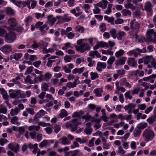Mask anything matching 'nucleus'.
<instances>
[{"mask_svg": "<svg viewBox=\"0 0 156 156\" xmlns=\"http://www.w3.org/2000/svg\"><path fill=\"white\" fill-rule=\"evenodd\" d=\"M8 146L9 148L12 151L17 153L19 151L20 149V145L18 144L15 145L13 143L9 144Z\"/></svg>", "mask_w": 156, "mask_h": 156, "instance_id": "nucleus-11", "label": "nucleus"}, {"mask_svg": "<svg viewBox=\"0 0 156 156\" xmlns=\"http://www.w3.org/2000/svg\"><path fill=\"white\" fill-rule=\"evenodd\" d=\"M0 50L5 53L8 54L12 51V47L9 45H5L2 47Z\"/></svg>", "mask_w": 156, "mask_h": 156, "instance_id": "nucleus-13", "label": "nucleus"}, {"mask_svg": "<svg viewBox=\"0 0 156 156\" xmlns=\"http://www.w3.org/2000/svg\"><path fill=\"white\" fill-rule=\"evenodd\" d=\"M37 4V2L35 0H32L31 5H30V8H29V9H34L36 6Z\"/></svg>", "mask_w": 156, "mask_h": 156, "instance_id": "nucleus-58", "label": "nucleus"}, {"mask_svg": "<svg viewBox=\"0 0 156 156\" xmlns=\"http://www.w3.org/2000/svg\"><path fill=\"white\" fill-rule=\"evenodd\" d=\"M9 141L6 139L4 138H1L0 139V144L3 146L5 144L8 143Z\"/></svg>", "mask_w": 156, "mask_h": 156, "instance_id": "nucleus-64", "label": "nucleus"}, {"mask_svg": "<svg viewBox=\"0 0 156 156\" xmlns=\"http://www.w3.org/2000/svg\"><path fill=\"white\" fill-rule=\"evenodd\" d=\"M59 141L60 143L64 145H70L71 141L66 136H64L59 139Z\"/></svg>", "mask_w": 156, "mask_h": 156, "instance_id": "nucleus-14", "label": "nucleus"}, {"mask_svg": "<svg viewBox=\"0 0 156 156\" xmlns=\"http://www.w3.org/2000/svg\"><path fill=\"white\" fill-rule=\"evenodd\" d=\"M141 130L136 127L134 130L133 134L135 137H139L141 134Z\"/></svg>", "mask_w": 156, "mask_h": 156, "instance_id": "nucleus-30", "label": "nucleus"}, {"mask_svg": "<svg viewBox=\"0 0 156 156\" xmlns=\"http://www.w3.org/2000/svg\"><path fill=\"white\" fill-rule=\"evenodd\" d=\"M20 90H13L11 89L9 90V96L12 98H19L20 94Z\"/></svg>", "mask_w": 156, "mask_h": 156, "instance_id": "nucleus-8", "label": "nucleus"}, {"mask_svg": "<svg viewBox=\"0 0 156 156\" xmlns=\"http://www.w3.org/2000/svg\"><path fill=\"white\" fill-rule=\"evenodd\" d=\"M77 85V84L73 82H69L67 83L66 86L69 88H73L76 87Z\"/></svg>", "mask_w": 156, "mask_h": 156, "instance_id": "nucleus-48", "label": "nucleus"}, {"mask_svg": "<svg viewBox=\"0 0 156 156\" xmlns=\"http://www.w3.org/2000/svg\"><path fill=\"white\" fill-rule=\"evenodd\" d=\"M124 6L125 8L127 9L130 8L132 10H134L136 9V7L130 3L128 2L127 3L125 4Z\"/></svg>", "mask_w": 156, "mask_h": 156, "instance_id": "nucleus-34", "label": "nucleus"}, {"mask_svg": "<svg viewBox=\"0 0 156 156\" xmlns=\"http://www.w3.org/2000/svg\"><path fill=\"white\" fill-rule=\"evenodd\" d=\"M122 15L125 16H131V12L129 9H124L121 11Z\"/></svg>", "mask_w": 156, "mask_h": 156, "instance_id": "nucleus-28", "label": "nucleus"}, {"mask_svg": "<svg viewBox=\"0 0 156 156\" xmlns=\"http://www.w3.org/2000/svg\"><path fill=\"white\" fill-rule=\"evenodd\" d=\"M89 56L91 57L92 58H94L95 55H96L98 58L101 57L100 54L97 51H90L89 53Z\"/></svg>", "mask_w": 156, "mask_h": 156, "instance_id": "nucleus-25", "label": "nucleus"}, {"mask_svg": "<svg viewBox=\"0 0 156 156\" xmlns=\"http://www.w3.org/2000/svg\"><path fill=\"white\" fill-rule=\"evenodd\" d=\"M23 55L22 53H15L13 54V58L16 61H18Z\"/></svg>", "mask_w": 156, "mask_h": 156, "instance_id": "nucleus-51", "label": "nucleus"}, {"mask_svg": "<svg viewBox=\"0 0 156 156\" xmlns=\"http://www.w3.org/2000/svg\"><path fill=\"white\" fill-rule=\"evenodd\" d=\"M71 43L69 42H67L64 44L65 46L62 47V49L65 51L67 50L68 49L70 48Z\"/></svg>", "mask_w": 156, "mask_h": 156, "instance_id": "nucleus-61", "label": "nucleus"}, {"mask_svg": "<svg viewBox=\"0 0 156 156\" xmlns=\"http://www.w3.org/2000/svg\"><path fill=\"white\" fill-rule=\"evenodd\" d=\"M6 13L8 15H14V12L13 10L10 8H7L6 9Z\"/></svg>", "mask_w": 156, "mask_h": 156, "instance_id": "nucleus-50", "label": "nucleus"}, {"mask_svg": "<svg viewBox=\"0 0 156 156\" xmlns=\"http://www.w3.org/2000/svg\"><path fill=\"white\" fill-rule=\"evenodd\" d=\"M70 12L74 14L76 17H78L80 15V19H83L85 17V15H81L82 12L80 11V7L78 6L70 11Z\"/></svg>", "mask_w": 156, "mask_h": 156, "instance_id": "nucleus-7", "label": "nucleus"}, {"mask_svg": "<svg viewBox=\"0 0 156 156\" xmlns=\"http://www.w3.org/2000/svg\"><path fill=\"white\" fill-rule=\"evenodd\" d=\"M84 114L83 111L81 110L79 112H75L73 114L72 117H79L82 115Z\"/></svg>", "mask_w": 156, "mask_h": 156, "instance_id": "nucleus-32", "label": "nucleus"}, {"mask_svg": "<svg viewBox=\"0 0 156 156\" xmlns=\"http://www.w3.org/2000/svg\"><path fill=\"white\" fill-rule=\"evenodd\" d=\"M75 48L77 51L83 53L87 50H89L90 47L88 44L84 43L80 45L76 46Z\"/></svg>", "mask_w": 156, "mask_h": 156, "instance_id": "nucleus-6", "label": "nucleus"}, {"mask_svg": "<svg viewBox=\"0 0 156 156\" xmlns=\"http://www.w3.org/2000/svg\"><path fill=\"white\" fill-rule=\"evenodd\" d=\"M34 69V67L32 66H30L28 67L26 70L25 74L27 75L30 74L33 71Z\"/></svg>", "mask_w": 156, "mask_h": 156, "instance_id": "nucleus-62", "label": "nucleus"}, {"mask_svg": "<svg viewBox=\"0 0 156 156\" xmlns=\"http://www.w3.org/2000/svg\"><path fill=\"white\" fill-rule=\"evenodd\" d=\"M125 53V51L124 50L120 49L116 52L115 53V56L116 58H118L122 56Z\"/></svg>", "mask_w": 156, "mask_h": 156, "instance_id": "nucleus-36", "label": "nucleus"}, {"mask_svg": "<svg viewBox=\"0 0 156 156\" xmlns=\"http://www.w3.org/2000/svg\"><path fill=\"white\" fill-rule=\"evenodd\" d=\"M19 118L17 116H14L11 119V123L14 124H16L17 125H20V123L18 122Z\"/></svg>", "mask_w": 156, "mask_h": 156, "instance_id": "nucleus-38", "label": "nucleus"}, {"mask_svg": "<svg viewBox=\"0 0 156 156\" xmlns=\"http://www.w3.org/2000/svg\"><path fill=\"white\" fill-rule=\"evenodd\" d=\"M56 21V19L55 18L53 17V15H50L48 17V22L50 24V26L53 25Z\"/></svg>", "mask_w": 156, "mask_h": 156, "instance_id": "nucleus-21", "label": "nucleus"}, {"mask_svg": "<svg viewBox=\"0 0 156 156\" xmlns=\"http://www.w3.org/2000/svg\"><path fill=\"white\" fill-rule=\"evenodd\" d=\"M126 35V33L123 31H119L117 34V38L119 40H121L122 37Z\"/></svg>", "mask_w": 156, "mask_h": 156, "instance_id": "nucleus-35", "label": "nucleus"}, {"mask_svg": "<svg viewBox=\"0 0 156 156\" xmlns=\"http://www.w3.org/2000/svg\"><path fill=\"white\" fill-rule=\"evenodd\" d=\"M147 126V124L146 123H141L139 124L137 126V128H139L140 129H143L145 128Z\"/></svg>", "mask_w": 156, "mask_h": 156, "instance_id": "nucleus-57", "label": "nucleus"}, {"mask_svg": "<svg viewBox=\"0 0 156 156\" xmlns=\"http://www.w3.org/2000/svg\"><path fill=\"white\" fill-rule=\"evenodd\" d=\"M110 33L114 39H115L117 37V34H116V30L114 28L112 29L110 31Z\"/></svg>", "mask_w": 156, "mask_h": 156, "instance_id": "nucleus-45", "label": "nucleus"}, {"mask_svg": "<svg viewBox=\"0 0 156 156\" xmlns=\"http://www.w3.org/2000/svg\"><path fill=\"white\" fill-rule=\"evenodd\" d=\"M7 34L5 30L4 29L0 28V36L1 37H4Z\"/></svg>", "mask_w": 156, "mask_h": 156, "instance_id": "nucleus-63", "label": "nucleus"}, {"mask_svg": "<svg viewBox=\"0 0 156 156\" xmlns=\"http://www.w3.org/2000/svg\"><path fill=\"white\" fill-rule=\"evenodd\" d=\"M31 78V77L29 75H28L24 79L25 82L27 84H34L36 83V81L34 79V80H32Z\"/></svg>", "mask_w": 156, "mask_h": 156, "instance_id": "nucleus-22", "label": "nucleus"}, {"mask_svg": "<svg viewBox=\"0 0 156 156\" xmlns=\"http://www.w3.org/2000/svg\"><path fill=\"white\" fill-rule=\"evenodd\" d=\"M7 108L5 105H0V113L5 114L7 112Z\"/></svg>", "mask_w": 156, "mask_h": 156, "instance_id": "nucleus-42", "label": "nucleus"}, {"mask_svg": "<svg viewBox=\"0 0 156 156\" xmlns=\"http://www.w3.org/2000/svg\"><path fill=\"white\" fill-rule=\"evenodd\" d=\"M91 5L88 4H85L83 5V8L87 13H89V10L90 9Z\"/></svg>", "mask_w": 156, "mask_h": 156, "instance_id": "nucleus-47", "label": "nucleus"}, {"mask_svg": "<svg viewBox=\"0 0 156 156\" xmlns=\"http://www.w3.org/2000/svg\"><path fill=\"white\" fill-rule=\"evenodd\" d=\"M35 17L37 19L40 18H44L45 13L43 12L42 14H41L39 12H36L35 13Z\"/></svg>", "mask_w": 156, "mask_h": 156, "instance_id": "nucleus-43", "label": "nucleus"}, {"mask_svg": "<svg viewBox=\"0 0 156 156\" xmlns=\"http://www.w3.org/2000/svg\"><path fill=\"white\" fill-rule=\"evenodd\" d=\"M49 144L48 141L47 140H44L41 142L39 144V147L40 148H42L46 147L47 145H49Z\"/></svg>", "mask_w": 156, "mask_h": 156, "instance_id": "nucleus-44", "label": "nucleus"}, {"mask_svg": "<svg viewBox=\"0 0 156 156\" xmlns=\"http://www.w3.org/2000/svg\"><path fill=\"white\" fill-rule=\"evenodd\" d=\"M83 119H86V120H90L92 122H93L94 120V117H91L89 115L88 113H87L86 115H83L82 117Z\"/></svg>", "mask_w": 156, "mask_h": 156, "instance_id": "nucleus-31", "label": "nucleus"}, {"mask_svg": "<svg viewBox=\"0 0 156 156\" xmlns=\"http://www.w3.org/2000/svg\"><path fill=\"white\" fill-rule=\"evenodd\" d=\"M72 123H66V126L67 128H69L72 132H73L77 129V126L79 125H81V122L76 119L72 120Z\"/></svg>", "mask_w": 156, "mask_h": 156, "instance_id": "nucleus-4", "label": "nucleus"}, {"mask_svg": "<svg viewBox=\"0 0 156 156\" xmlns=\"http://www.w3.org/2000/svg\"><path fill=\"white\" fill-rule=\"evenodd\" d=\"M91 76V80H94L99 77L98 74L97 73L91 72L90 74Z\"/></svg>", "mask_w": 156, "mask_h": 156, "instance_id": "nucleus-39", "label": "nucleus"}, {"mask_svg": "<svg viewBox=\"0 0 156 156\" xmlns=\"http://www.w3.org/2000/svg\"><path fill=\"white\" fill-rule=\"evenodd\" d=\"M156 120V115L154 114V115H152L148 118L147 119V121L149 123V124H151L153 122H154Z\"/></svg>", "mask_w": 156, "mask_h": 156, "instance_id": "nucleus-40", "label": "nucleus"}, {"mask_svg": "<svg viewBox=\"0 0 156 156\" xmlns=\"http://www.w3.org/2000/svg\"><path fill=\"white\" fill-rule=\"evenodd\" d=\"M94 8L93 9V12L94 14L99 13L101 11V9L98 8V6L97 4L94 5Z\"/></svg>", "mask_w": 156, "mask_h": 156, "instance_id": "nucleus-52", "label": "nucleus"}, {"mask_svg": "<svg viewBox=\"0 0 156 156\" xmlns=\"http://www.w3.org/2000/svg\"><path fill=\"white\" fill-rule=\"evenodd\" d=\"M33 18L30 16H28L26 17L24 20L26 25H28L29 23H30L32 20Z\"/></svg>", "mask_w": 156, "mask_h": 156, "instance_id": "nucleus-49", "label": "nucleus"}, {"mask_svg": "<svg viewBox=\"0 0 156 156\" xmlns=\"http://www.w3.org/2000/svg\"><path fill=\"white\" fill-rule=\"evenodd\" d=\"M16 38L15 33L13 32H10L5 35V41L8 43H10L14 42Z\"/></svg>", "mask_w": 156, "mask_h": 156, "instance_id": "nucleus-5", "label": "nucleus"}, {"mask_svg": "<svg viewBox=\"0 0 156 156\" xmlns=\"http://www.w3.org/2000/svg\"><path fill=\"white\" fill-rule=\"evenodd\" d=\"M154 33V30L153 29H149L147 31V39L149 37H151V35L153 34Z\"/></svg>", "mask_w": 156, "mask_h": 156, "instance_id": "nucleus-56", "label": "nucleus"}, {"mask_svg": "<svg viewBox=\"0 0 156 156\" xmlns=\"http://www.w3.org/2000/svg\"><path fill=\"white\" fill-rule=\"evenodd\" d=\"M128 65L133 67H135L137 66L136 61L135 59L133 58H129L127 61Z\"/></svg>", "mask_w": 156, "mask_h": 156, "instance_id": "nucleus-18", "label": "nucleus"}, {"mask_svg": "<svg viewBox=\"0 0 156 156\" xmlns=\"http://www.w3.org/2000/svg\"><path fill=\"white\" fill-rule=\"evenodd\" d=\"M14 4L17 5L18 4H22L23 7L27 6L28 8L29 9L30 8V2L28 0H27L25 2H22L21 1H16L15 0H10Z\"/></svg>", "mask_w": 156, "mask_h": 156, "instance_id": "nucleus-10", "label": "nucleus"}, {"mask_svg": "<svg viewBox=\"0 0 156 156\" xmlns=\"http://www.w3.org/2000/svg\"><path fill=\"white\" fill-rule=\"evenodd\" d=\"M108 46V44L107 43L103 41H101L97 43V44L94 47V50L98 49L99 48H104Z\"/></svg>", "mask_w": 156, "mask_h": 156, "instance_id": "nucleus-15", "label": "nucleus"}, {"mask_svg": "<svg viewBox=\"0 0 156 156\" xmlns=\"http://www.w3.org/2000/svg\"><path fill=\"white\" fill-rule=\"evenodd\" d=\"M8 23L9 25V29L13 30L17 24L16 20L14 18H10L8 20Z\"/></svg>", "mask_w": 156, "mask_h": 156, "instance_id": "nucleus-12", "label": "nucleus"}, {"mask_svg": "<svg viewBox=\"0 0 156 156\" xmlns=\"http://www.w3.org/2000/svg\"><path fill=\"white\" fill-rule=\"evenodd\" d=\"M142 136L145 141L148 142L154 139L155 134L152 130L146 129L144 131Z\"/></svg>", "mask_w": 156, "mask_h": 156, "instance_id": "nucleus-2", "label": "nucleus"}, {"mask_svg": "<svg viewBox=\"0 0 156 156\" xmlns=\"http://www.w3.org/2000/svg\"><path fill=\"white\" fill-rule=\"evenodd\" d=\"M85 69V68L84 67H82L79 69L75 68L73 70L72 73L73 74L78 73L79 74H81L83 73Z\"/></svg>", "mask_w": 156, "mask_h": 156, "instance_id": "nucleus-26", "label": "nucleus"}, {"mask_svg": "<svg viewBox=\"0 0 156 156\" xmlns=\"http://www.w3.org/2000/svg\"><path fill=\"white\" fill-rule=\"evenodd\" d=\"M104 18L105 20L107 21L109 23H113L114 19L113 17H109L107 16H105Z\"/></svg>", "mask_w": 156, "mask_h": 156, "instance_id": "nucleus-53", "label": "nucleus"}, {"mask_svg": "<svg viewBox=\"0 0 156 156\" xmlns=\"http://www.w3.org/2000/svg\"><path fill=\"white\" fill-rule=\"evenodd\" d=\"M149 59H151V65L154 69H156V61L155 59L153 58L152 56V57H149Z\"/></svg>", "mask_w": 156, "mask_h": 156, "instance_id": "nucleus-46", "label": "nucleus"}, {"mask_svg": "<svg viewBox=\"0 0 156 156\" xmlns=\"http://www.w3.org/2000/svg\"><path fill=\"white\" fill-rule=\"evenodd\" d=\"M115 60V58L114 56H111L107 61V64L110 66H112Z\"/></svg>", "mask_w": 156, "mask_h": 156, "instance_id": "nucleus-37", "label": "nucleus"}, {"mask_svg": "<svg viewBox=\"0 0 156 156\" xmlns=\"http://www.w3.org/2000/svg\"><path fill=\"white\" fill-rule=\"evenodd\" d=\"M48 85L46 83H43L41 85L42 89L44 91H47L48 90Z\"/></svg>", "mask_w": 156, "mask_h": 156, "instance_id": "nucleus-60", "label": "nucleus"}, {"mask_svg": "<svg viewBox=\"0 0 156 156\" xmlns=\"http://www.w3.org/2000/svg\"><path fill=\"white\" fill-rule=\"evenodd\" d=\"M68 114L67 111L65 109L61 110L60 113L58 115V117L59 118H63L64 117L67 116Z\"/></svg>", "mask_w": 156, "mask_h": 156, "instance_id": "nucleus-27", "label": "nucleus"}, {"mask_svg": "<svg viewBox=\"0 0 156 156\" xmlns=\"http://www.w3.org/2000/svg\"><path fill=\"white\" fill-rule=\"evenodd\" d=\"M112 5H113L111 4H110L108 5L107 10L104 11L105 13L109 15L112 12Z\"/></svg>", "mask_w": 156, "mask_h": 156, "instance_id": "nucleus-41", "label": "nucleus"}, {"mask_svg": "<svg viewBox=\"0 0 156 156\" xmlns=\"http://www.w3.org/2000/svg\"><path fill=\"white\" fill-rule=\"evenodd\" d=\"M130 27L131 32H129V33L133 36L136 35L137 34L139 30L140 24L138 22H135V20H133L131 21Z\"/></svg>", "mask_w": 156, "mask_h": 156, "instance_id": "nucleus-3", "label": "nucleus"}, {"mask_svg": "<svg viewBox=\"0 0 156 156\" xmlns=\"http://www.w3.org/2000/svg\"><path fill=\"white\" fill-rule=\"evenodd\" d=\"M125 96L126 100L128 99L131 100L132 98V96L130 94V91L129 90L128 91L126 92L125 94Z\"/></svg>", "mask_w": 156, "mask_h": 156, "instance_id": "nucleus-59", "label": "nucleus"}, {"mask_svg": "<svg viewBox=\"0 0 156 156\" xmlns=\"http://www.w3.org/2000/svg\"><path fill=\"white\" fill-rule=\"evenodd\" d=\"M140 93L139 94V96L140 97H143L144 96L145 91L144 89H140V87L135 88L133 90L131 91V92L133 95L138 94L139 92Z\"/></svg>", "mask_w": 156, "mask_h": 156, "instance_id": "nucleus-9", "label": "nucleus"}, {"mask_svg": "<svg viewBox=\"0 0 156 156\" xmlns=\"http://www.w3.org/2000/svg\"><path fill=\"white\" fill-rule=\"evenodd\" d=\"M126 59V57H122L119 59L116 60L115 62V64L118 66L123 65L125 64Z\"/></svg>", "mask_w": 156, "mask_h": 156, "instance_id": "nucleus-16", "label": "nucleus"}, {"mask_svg": "<svg viewBox=\"0 0 156 156\" xmlns=\"http://www.w3.org/2000/svg\"><path fill=\"white\" fill-rule=\"evenodd\" d=\"M101 52L103 54L108 55L110 56L113 55L114 54L113 51L111 49L107 50H102L101 51Z\"/></svg>", "mask_w": 156, "mask_h": 156, "instance_id": "nucleus-33", "label": "nucleus"}, {"mask_svg": "<svg viewBox=\"0 0 156 156\" xmlns=\"http://www.w3.org/2000/svg\"><path fill=\"white\" fill-rule=\"evenodd\" d=\"M38 125L37 126L33 125L29 126L28 127V129L30 131V136L32 139L36 138L37 134L36 131H38L40 129V127L39 126L45 127L49 126L50 124L49 123H45L44 122H41L38 123Z\"/></svg>", "mask_w": 156, "mask_h": 156, "instance_id": "nucleus-1", "label": "nucleus"}, {"mask_svg": "<svg viewBox=\"0 0 156 156\" xmlns=\"http://www.w3.org/2000/svg\"><path fill=\"white\" fill-rule=\"evenodd\" d=\"M106 67V63L105 62H98L96 67L97 70L99 72H101L102 69H104Z\"/></svg>", "mask_w": 156, "mask_h": 156, "instance_id": "nucleus-17", "label": "nucleus"}, {"mask_svg": "<svg viewBox=\"0 0 156 156\" xmlns=\"http://www.w3.org/2000/svg\"><path fill=\"white\" fill-rule=\"evenodd\" d=\"M118 152L119 155H123L126 153V151L124 150L122 147L119 146L118 147Z\"/></svg>", "mask_w": 156, "mask_h": 156, "instance_id": "nucleus-55", "label": "nucleus"}, {"mask_svg": "<svg viewBox=\"0 0 156 156\" xmlns=\"http://www.w3.org/2000/svg\"><path fill=\"white\" fill-rule=\"evenodd\" d=\"M72 59L71 56L69 55H66L64 57V60L65 63L70 62Z\"/></svg>", "mask_w": 156, "mask_h": 156, "instance_id": "nucleus-54", "label": "nucleus"}, {"mask_svg": "<svg viewBox=\"0 0 156 156\" xmlns=\"http://www.w3.org/2000/svg\"><path fill=\"white\" fill-rule=\"evenodd\" d=\"M20 112V110L18 108L16 107L14 109L11 110L10 114L12 116L17 115L18 113Z\"/></svg>", "mask_w": 156, "mask_h": 156, "instance_id": "nucleus-29", "label": "nucleus"}, {"mask_svg": "<svg viewBox=\"0 0 156 156\" xmlns=\"http://www.w3.org/2000/svg\"><path fill=\"white\" fill-rule=\"evenodd\" d=\"M108 2L107 0H102L101 2L97 4L98 7L102 8L103 9H106Z\"/></svg>", "mask_w": 156, "mask_h": 156, "instance_id": "nucleus-20", "label": "nucleus"}, {"mask_svg": "<svg viewBox=\"0 0 156 156\" xmlns=\"http://www.w3.org/2000/svg\"><path fill=\"white\" fill-rule=\"evenodd\" d=\"M0 93L3 96V98L5 100H8L9 96L6 91L3 88H0Z\"/></svg>", "mask_w": 156, "mask_h": 156, "instance_id": "nucleus-24", "label": "nucleus"}, {"mask_svg": "<svg viewBox=\"0 0 156 156\" xmlns=\"http://www.w3.org/2000/svg\"><path fill=\"white\" fill-rule=\"evenodd\" d=\"M152 5L151 2H147L145 4L144 9L147 12H151L152 10Z\"/></svg>", "mask_w": 156, "mask_h": 156, "instance_id": "nucleus-19", "label": "nucleus"}, {"mask_svg": "<svg viewBox=\"0 0 156 156\" xmlns=\"http://www.w3.org/2000/svg\"><path fill=\"white\" fill-rule=\"evenodd\" d=\"M103 92V90L102 87L97 88L94 90V92L96 96L98 97H101Z\"/></svg>", "mask_w": 156, "mask_h": 156, "instance_id": "nucleus-23", "label": "nucleus"}]
</instances>
